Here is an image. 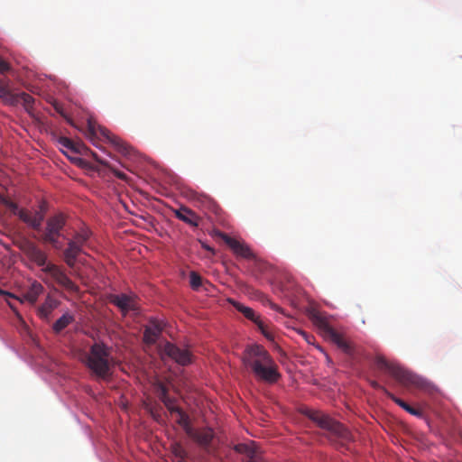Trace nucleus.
<instances>
[{
	"instance_id": "obj_1",
	"label": "nucleus",
	"mask_w": 462,
	"mask_h": 462,
	"mask_svg": "<svg viewBox=\"0 0 462 462\" xmlns=\"http://www.w3.org/2000/svg\"><path fill=\"white\" fill-rule=\"evenodd\" d=\"M242 360L245 368L252 372L258 381L273 384L281 378L274 359L260 345L248 346L243 353Z\"/></svg>"
},
{
	"instance_id": "obj_2",
	"label": "nucleus",
	"mask_w": 462,
	"mask_h": 462,
	"mask_svg": "<svg viewBox=\"0 0 462 462\" xmlns=\"http://www.w3.org/2000/svg\"><path fill=\"white\" fill-rule=\"evenodd\" d=\"M114 357L111 347L103 342L94 343L86 356V365L97 378L106 380L112 374Z\"/></svg>"
},
{
	"instance_id": "obj_3",
	"label": "nucleus",
	"mask_w": 462,
	"mask_h": 462,
	"mask_svg": "<svg viewBox=\"0 0 462 462\" xmlns=\"http://www.w3.org/2000/svg\"><path fill=\"white\" fill-rule=\"evenodd\" d=\"M309 317L328 340L335 344L346 355H354L353 345L330 326L328 319L324 313L312 310L310 311Z\"/></svg>"
},
{
	"instance_id": "obj_4",
	"label": "nucleus",
	"mask_w": 462,
	"mask_h": 462,
	"mask_svg": "<svg viewBox=\"0 0 462 462\" xmlns=\"http://www.w3.org/2000/svg\"><path fill=\"white\" fill-rule=\"evenodd\" d=\"M84 134L97 148H100L99 142L106 141L110 143L120 153L124 155L129 153V147L122 139L111 134L92 119L88 120Z\"/></svg>"
},
{
	"instance_id": "obj_5",
	"label": "nucleus",
	"mask_w": 462,
	"mask_h": 462,
	"mask_svg": "<svg viewBox=\"0 0 462 462\" xmlns=\"http://www.w3.org/2000/svg\"><path fill=\"white\" fill-rule=\"evenodd\" d=\"M376 366L390 374L395 380L405 386L424 387V381L421 377L403 368L396 363L389 362L383 356L375 360Z\"/></svg>"
},
{
	"instance_id": "obj_6",
	"label": "nucleus",
	"mask_w": 462,
	"mask_h": 462,
	"mask_svg": "<svg viewBox=\"0 0 462 462\" xmlns=\"http://www.w3.org/2000/svg\"><path fill=\"white\" fill-rule=\"evenodd\" d=\"M309 418L316 422L321 429L328 430L331 435L342 441H350L352 436L350 431L341 423L333 420L328 415L319 411H311Z\"/></svg>"
},
{
	"instance_id": "obj_7",
	"label": "nucleus",
	"mask_w": 462,
	"mask_h": 462,
	"mask_svg": "<svg viewBox=\"0 0 462 462\" xmlns=\"http://www.w3.org/2000/svg\"><path fill=\"white\" fill-rule=\"evenodd\" d=\"M90 236L91 232L88 229H82L69 239L68 247L63 251V260L69 267L73 268L76 265L78 256L84 253V246Z\"/></svg>"
},
{
	"instance_id": "obj_8",
	"label": "nucleus",
	"mask_w": 462,
	"mask_h": 462,
	"mask_svg": "<svg viewBox=\"0 0 462 462\" xmlns=\"http://www.w3.org/2000/svg\"><path fill=\"white\" fill-rule=\"evenodd\" d=\"M66 224L64 215L57 214L51 217L46 222V228L42 235V241L51 244L55 249H60L61 244L58 237Z\"/></svg>"
},
{
	"instance_id": "obj_9",
	"label": "nucleus",
	"mask_w": 462,
	"mask_h": 462,
	"mask_svg": "<svg viewBox=\"0 0 462 462\" xmlns=\"http://www.w3.org/2000/svg\"><path fill=\"white\" fill-rule=\"evenodd\" d=\"M42 267V271L49 274L60 286L71 292L79 291L78 285L70 280L62 267L47 262Z\"/></svg>"
},
{
	"instance_id": "obj_10",
	"label": "nucleus",
	"mask_w": 462,
	"mask_h": 462,
	"mask_svg": "<svg viewBox=\"0 0 462 462\" xmlns=\"http://www.w3.org/2000/svg\"><path fill=\"white\" fill-rule=\"evenodd\" d=\"M14 245L35 263L38 266H44L47 261V254L41 250L33 242L23 237L17 240Z\"/></svg>"
},
{
	"instance_id": "obj_11",
	"label": "nucleus",
	"mask_w": 462,
	"mask_h": 462,
	"mask_svg": "<svg viewBox=\"0 0 462 462\" xmlns=\"http://www.w3.org/2000/svg\"><path fill=\"white\" fill-rule=\"evenodd\" d=\"M213 234L215 236L220 237L224 240V242L228 245V247L232 250V252L239 257L245 258V259H254L255 255L250 249V247L245 244L244 242H241L239 240H236L235 238L230 237L226 233H223L220 230H214Z\"/></svg>"
},
{
	"instance_id": "obj_12",
	"label": "nucleus",
	"mask_w": 462,
	"mask_h": 462,
	"mask_svg": "<svg viewBox=\"0 0 462 462\" xmlns=\"http://www.w3.org/2000/svg\"><path fill=\"white\" fill-rule=\"evenodd\" d=\"M162 353L180 365H188L191 363V354L189 351L181 349L170 342L164 344Z\"/></svg>"
},
{
	"instance_id": "obj_13",
	"label": "nucleus",
	"mask_w": 462,
	"mask_h": 462,
	"mask_svg": "<svg viewBox=\"0 0 462 462\" xmlns=\"http://www.w3.org/2000/svg\"><path fill=\"white\" fill-rule=\"evenodd\" d=\"M110 303L116 305L124 315L129 311H135L138 310L137 301L135 297L127 294H111L109 296Z\"/></svg>"
},
{
	"instance_id": "obj_14",
	"label": "nucleus",
	"mask_w": 462,
	"mask_h": 462,
	"mask_svg": "<svg viewBox=\"0 0 462 462\" xmlns=\"http://www.w3.org/2000/svg\"><path fill=\"white\" fill-rule=\"evenodd\" d=\"M229 302L236 308V310L241 312L246 319L252 320L256 324L261 332L268 338H271L270 333L267 331L264 323L261 320L260 317L257 316L254 310L249 307L243 305L242 303L234 300H229Z\"/></svg>"
},
{
	"instance_id": "obj_15",
	"label": "nucleus",
	"mask_w": 462,
	"mask_h": 462,
	"mask_svg": "<svg viewBox=\"0 0 462 462\" xmlns=\"http://www.w3.org/2000/svg\"><path fill=\"white\" fill-rule=\"evenodd\" d=\"M17 217L28 226L34 230H40L44 219V213L42 210L32 212L29 209L22 208Z\"/></svg>"
},
{
	"instance_id": "obj_16",
	"label": "nucleus",
	"mask_w": 462,
	"mask_h": 462,
	"mask_svg": "<svg viewBox=\"0 0 462 462\" xmlns=\"http://www.w3.org/2000/svg\"><path fill=\"white\" fill-rule=\"evenodd\" d=\"M165 324L156 319H151L144 328L143 341L148 345L154 344L160 337Z\"/></svg>"
},
{
	"instance_id": "obj_17",
	"label": "nucleus",
	"mask_w": 462,
	"mask_h": 462,
	"mask_svg": "<svg viewBox=\"0 0 462 462\" xmlns=\"http://www.w3.org/2000/svg\"><path fill=\"white\" fill-rule=\"evenodd\" d=\"M187 434L206 450H208L214 438V432L210 428H205L199 430L189 429L187 430Z\"/></svg>"
},
{
	"instance_id": "obj_18",
	"label": "nucleus",
	"mask_w": 462,
	"mask_h": 462,
	"mask_svg": "<svg viewBox=\"0 0 462 462\" xmlns=\"http://www.w3.org/2000/svg\"><path fill=\"white\" fill-rule=\"evenodd\" d=\"M174 216L183 221L184 223L193 226L197 227L199 225L200 217L190 208L187 207H180L178 209H175Z\"/></svg>"
},
{
	"instance_id": "obj_19",
	"label": "nucleus",
	"mask_w": 462,
	"mask_h": 462,
	"mask_svg": "<svg viewBox=\"0 0 462 462\" xmlns=\"http://www.w3.org/2000/svg\"><path fill=\"white\" fill-rule=\"evenodd\" d=\"M43 286L38 282H33L30 287L23 293L22 298H17L21 302L27 301L30 304H34L38 298L43 293Z\"/></svg>"
},
{
	"instance_id": "obj_20",
	"label": "nucleus",
	"mask_w": 462,
	"mask_h": 462,
	"mask_svg": "<svg viewBox=\"0 0 462 462\" xmlns=\"http://www.w3.org/2000/svg\"><path fill=\"white\" fill-rule=\"evenodd\" d=\"M72 152L83 154V155H89L91 156L97 162L100 163L103 166H108V162L102 158H100L97 152L91 151L88 147H87L83 143L81 142H75L74 143V149L72 150Z\"/></svg>"
},
{
	"instance_id": "obj_21",
	"label": "nucleus",
	"mask_w": 462,
	"mask_h": 462,
	"mask_svg": "<svg viewBox=\"0 0 462 462\" xmlns=\"http://www.w3.org/2000/svg\"><path fill=\"white\" fill-rule=\"evenodd\" d=\"M0 98L3 99V102L9 106H16L20 103V94H12L8 87L4 84V82L0 79Z\"/></svg>"
},
{
	"instance_id": "obj_22",
	"label": "nucleus",
	"mask_w": 462,
	"mask_h": 462,
	"mask_svg": "<svg viewBox=\"0 0 462 462\" xmlns=\"http://www.w3.org/2000/svg\"><path fill=\"white\" fill-rule=\"evenodd\" d=\"M58 302L51 296L48 295L45 301L38 308V315L42 319H48L51 311L57 307Z\"/></svg>"
},
{
	"instance_id": "obj_23",
	"label": "nucleus",
	"mask_w": 462,
	"mask_h": 462,
	"mask_svg": "<svg viewBox=\"0 0 462 462\" xmlns=\"http://www.w3.org/2000/svg\"><path fill=\"white\" fill-rule=\"evenodd\" d=\"M161 396L160 399L168 409L171 413H175L179 411L180 409L179 406L175 404V400L168 395V392L165 386L161 387Z\"/></svg>"
},
{
	"instance_id": "obj_24",
	"label": "nucleus",
	"mask_w": 462,
	"mask_h": 462,
	"mask_svg": "<svg viewBox=\"0 0 462 462\" xmlns=\"http://www.w3.org/2000/svg\"><path fill=\"white\" fill-rule=\"evenodd\" d=\"M388 395L396 404H398L400 407H402L403 410H405L410 414H412L419 418H421L423 416V413L420 409H416V408L411 406L410 404H408L402 399H400L393 394L388 393Z\"/></svg>"
},
{
	"instance_id": "obj_25",
	"label": "nucleus",
	"mask_w": 462,
	"mask_h": 462,
	"mask_svg": "<svg viewBox=\"0 0 462 462\" xmlns=\"http://www.w3.org/2000/svg\"><path fill=\"white\" fill-rule=\"evenodd\" d=\"M74 321V317L69 313L63 314L52 326L55 333L61 332L65 328Z\"/></svg>"
},
{
	"instance_id": "obj_26",
	"label": "nucleus",
	"mask_w": 462,
	"mask_h": 462,
	"mask_svg": "<svg viewBox=\"0 0 462 462\" xmlns=\"http://www.w3.org/2000/svg\"><path fill=\"white\" fill-rule=\"evenodd\" d=\"M171 451L172 455L180 460H184L189 457L187 450L182 447L180 442H174L171 445Z\"/></svg>"
},
{
	"instance_id": "obj_27",
	"label": "nucleus",
	"mask_w": 462,
	"mask_h": 462,
	"mask_svg": "<svg viewBox=\"0 0 462 462\" xmlns=\"http://www.w3.org/2000/svg\"><path fill=\"white\" fill-rule=\"evenodd\" d=\"M0 203L6 207L14 216H17L22 209L16 203L4 196H0Z\"/></svg>"
},
{
	"instance_id": "obj_28",
	"label": "nucleus",
	"mask_w": 462,
	"mask_h": 462,
	"mask_svg": "<svg viewBox=\"0 0 462 462\" xmlns=\"http://www.w3.org/2000/svg\"><path fill=\"white\" fill-rule=\"evenodd\" d=\"M175 413L178 414V419H177L178 424H180L181 427H183L186 431L189 429H191L189 427V416L181 409H180L179 411H176Z\"/></svg>"
},
{
	"instance_id": "obj_29",
	"label": "nucleus",
	"mask_w": 462,
	"mask_h": 462,
	"mask_svg": "<svg viewBox=\"0 0 462 462\" xmlns=\"http://www.w3.org/2000/svg\"><path fill=\"white\" fill-rule=\"evenodd\" d=\"M189 283L193 290L198 291L202 285V278L196 272H190L189 273Z\"/></svg>"
},
{
	"instance_id": "obj_30",
	"label": "nucleus",
	"mask_w": 462,
	"mask_h": 462,
	"mask_svg": "<svg viewBox=\"0 0 462 462\" xmlns=\"http://www.w3.org/2000/svg\"><path fill=\"white\" fill-rule=\"evenodd\" d=\"M20 102H22L27 111L32 106L34 98L28 93H20Z\"/></svg>"
},
{
	"instance_id": "obj_31",
	"label": "nucleus",
	"mask_w": 462,
	"mask_h": 462,
	"mask_svg": "<svg viewBox=\"0 0 462 462\" xmlns=\"http://www.w3.org/2000/svg\"><path fill=\"white\" fill-rule=\"evenodd\" d=\"M59 143L65 148L69 149V151L72 152V150L74 149V143L75 142L72 141L71 139L68 138V137H60L59 139Z\"/></svg>"
},
{
	"instance_id": "obj_32",
	"label": "nucleus",
	"mask_w": 462,
	"mask_h": 462,
	"mask_svg": "<svg viewBox=\"0 0 462 462\" xmlns=\"http://www.w3.org/2000/svg\"><path fill=\"white\" fill-rule=\"evenodd\" d=\"M107 167L110 168V170L112 171L114 175L116 177H117L118 179L123 180H127V175L125 172L111 167L109 164H108Z\"/></svg>"
},
{
	"instance_id": "obj_33",
	"label": "nucleus",
	"mask_w": 462,
	"mask_h": 462,
	"mask_svg": "<svg viewBox=\"0 0 462 462\" xmlns=\"http://www.w3.org/2000/svg\"><path fill=\"white\" fill-rule=\"evenodd\" d=\"M10 69V65L0 58V73L4 74Z\"/></svg>"
},
{
	"instance_id": "obj_34",
	"label": "nucleus",
	"mask_w": 462,
	"mask_h": 462,
	"mask_svg": "<svg viewBox=\"0 0 462 462\" xmlns=\"http://www.w3.org/2000/svg\"><path fill=\"white\" fill-rule=\"evenodd\" d=\"M201 245H202V247L204 249H206V250H208V251H209V252L214 254V249L212 247H210L209 245H208L207 244L201 242Z\"/></svg>"
},
{
	"instance_id": "obj_35",
	"label": "nucleus",
	"mask_w": 462,
	"mask_h": 462,
	"mask_svg": "<svg viewBox=\"0 0 462 462\" xmlns=\"http://www.w3.org/2000/svg\"><path fill=\"white\" fill-rule=\"evenodd\" d=\"M0 294L1 295H6V296L11 297V298H14V296L12 293L7 292V291H5L4 290H1V289H0Z\"/></svg>"
},
{
	"instance_id": "obj_36",
	"label": "nucleus",
	"mask_w": 462,
	"mask_h": 462,
	"mask_svg": "<svg viewBox=\"0 0 462 462\" xmlns=\"http://www.w3.org/2000/svg\"><path fill=\"white\" fill-rule=\"evenodd\" d=\"M8 305L10 306V308L15 312L16 316L22 319V317L21 315L17 312L16 309L13 306V304L11 302H8Z\"/></svg>"
},
{
	"instance_id": "obj_37",
	"label": "nucleus",
	"mask_w": 462,
	"mask_h": 462,
	"mask_svg": "<svg viewBox=\"0 0 462 462\" xmlns=\"http://www.w3.org/2000/svg\"><path fill=\"white\" fill-rule=\"evenodd\" d=\"M372 385H373V387H374V388H379V387H380V386H379V384H378L376 382H373V383H372Z\"/></svg>"
},
{
	"instance_id": "obj_38",
	"label": "nucleus",
	"mask_w": 462,
	"mask_h": 462,
	"mask_svg": "<svg viewBox=\"0 0 462 462\" xmlns=\"http://www.w3.org/2000/svg\"><path fill=\"white\" fill-rule=\"evenodd\" d=\"M55 108H56V110H57L59 113H60L62 116H64V115H63V113L60 110V108H59L58 106H55Z\"/></svg>"
}]
</instances>
